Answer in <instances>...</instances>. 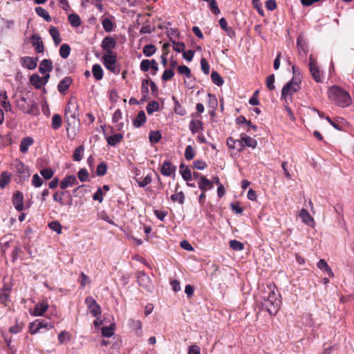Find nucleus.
<instances>
[{
    "instance_id": "obj_1",
    "label": "nucleus",
    "mask_w": 354,
    "mask_h": 354,
    "mask_svg": "<svg viewBox=\"0 0 354 354\" xmlns=\"http://www.w3.org/2000/svg\"><path fill=\"white\" fill-rule=\"evenodd\" d=\"M79 115V105L75 98L71 97L65 108L64 118L67 123L66 132L67 137L70 140L75 139L76 132L75 130L70 132V128L75 123V119Z\"/></svg>"
},
{
    "instance_id": "obj_2",
    "label": "nucleus",
    "mask_w": 354,
    "mask_h": 354,
    "mask_svg": "<svg viewBox=\"0 0 354 354\" xmlns=\"http://www.w3.org/2000/svg\"><path fill=\"white\" fill-rule=\"evenodd\" d=\"M328 97L333 103L342 108L348 107L352 104L350 94L337 86L329 88Z\"/></svg>"
},
{
    "instance_id": "obj_3",
    "label": "nucleus",
    "mask_w": 354,
    "mask_h": 354,
    "mask_svg": "<svg viewBox=\"0 0 354 354\" xmlns=\"http://www.w3.org/2000/svg\"><path fill=\"white\" fill-rule=\"evenodd\" d=\"M274 286H268V295L264 296L261 302L262 309L267 311L271 316L275 315L279 308L281 301L274 291Z\"/></svg>"
},
{
    "instance_id": "obj_4",
    "label": "nucleus",
    "mask_w": 354,
    "mask_h": 354,
    "mask_svg": "<svg viewBox=\"0 0 354 354\" xmlns=\"http://www.w3.org/2000/svg\"><path fill=\"white\" fill-rule=\"evenodd\" d=\"M18 176V183H24L30 176L28 167L20 160H16L13 164Z\"/></svg>"
},
{
    "instance_id": "obj_5",
    "label": "nucleus",
    "mask_w": 354,
    "mask_h": 354,
    "mask_svg": "<svg viewBox=\"0 0 354 354\" xmlns=\"http://www.w3.org/2000/svg\"><path fill=\"white\" fill-rule=\"evenodd\" d=\"M308 66L310 73L314 80L318 83L322 82L324 80L323 73H322L319 66H317V62L316 59L313 57L312 55H310L309 57Z\"/></svg>"
},
{
    "instance_id": "obj_6",
    "label": "nucleus",
    "mask_w": 354,
    "mask_h": 354,
    "mask_svg": "<svg viewBox=\"0 0 354 354\" xmlns=\"http://www.w3.org/2000/svg\"><path fill=\"white\" fill-rule=\"evenodd\" d=\"M102 62L106 69L111 72L118 74L119 69L116 66L117 53L109 55H104L102 58Z\"/></svg>"
},
{
    "instance_id": "obj_7",
    "label": "nucleus",
    "mask_w": 354,
    "mask_h": 354,
    "mask_svg": "<svg viewBox=\"0 0 354 354\" xmlns=\"http://www.w3.org/2000/svg\"><path fill=\"white\" fill-rule=\"evenodd\" d=\"M116 47V40L111 36L105 37L101 42V48L104 51V55L115 53L114 49Z\"/></svg>"
},
{
    "instance_id": "obj_8",
    "label": "nucleus",
    "mask_w": 354,
    "mask_h": 354,
    "mask_svg": "<svg viewBox=\"0 0 354 354\" xmlns=\"http://www.w3.org/2000/svg\"><path fill=\"white\" fill-rule=\"evenodd\" d=\"M85 303L93 317H97L102 313L100 306L92 297H87Z\"/></svg>"
},
{
    "instance_id": "obj_9",
    "label": "nucleus",
    "mask_w": 354,
    "mask_h": 354,
    "mask_svg": "<svg viewBox=\"0 0 354 354\" xmlns=\"http://www.w3.org/2000/svg\"><path fill=\"white\" fill-rule=\"evenodd\" d=\"M137 281L139 286L145 288L147 290L150 291L152 288V283L151 279L144 272H138L137 274Z\"/></svg>"
},
{
    "instance_id": "obj_10",
    "label": "nucleus",
    "mask_w": 354,
    "mask_h": 354,
    "mask_svg": "<svg viewBox=\"0 0 354 354\" xmlns=\"http://www.w3.org/2000/svg\"><path fill=\"white\" fill-rule=\"evenodd\" d=\"M12 204L17 211L21 212L24 210V195L22 192L20 191H17L13 194Z\"/></svg>"
},
{
    "instance_id": "obj_11",
    "label": "nucleus",
    "mask_w": 354,
    "mask_h": 354,
    "mask_svg": "<svg viewBox=\"0 0 354 354\" xmlns=\"http://www.w3.org/2000/svg\"><path fill=\"white\" fill-rule=\"evenodd\" d=\"M176 170L174 166L170 161L165 160L160 167V173L165 176H170L174 174Z\"/></svg>"
},
{
    "instance_id": "obj_12",
    "label": "nucleus",
    "mask_w": 354,
    "mask_h": 354,
    "mask_svg": "<svg viewBox=\"0 0 354 354\" xmlns=\"http://www.w3.org/2000/svg\"><path fill=\"white\" fill-rule=\"evenodd\" d=\"M301 87H295L290 84H286L283 86L281 90V98L286 100L288 96H292L293 93L299 91Z\"/></svg>"
},
{
    "instance_id": "obj_13",
    "label": "nucleus",
    "mask_w": 354,
    "mask_h": 354,
    "mask_svg": "<svg viewBox=\"0 0 354 354\" xmlns=\"http://www.w3.org/2000/svg\"><path fill=\"white\" fill-rule=\"evenodd\" d=\"M219 25L228 37H230L231 39H234L236 37L235 30L231 26H228L227 22L225 18L223 17L220 19Z\"/></svg>"
},
{
    "instance_id": "obj_14",
    "label": "nucleus",
    "mask_w": 354,
    "mask_h": 354,
    "mask_svg": "<svg viewBox=\"0 0 354 354\" xmlns=\"http://www.w3.org/2000/svg\"><path fill=\"white\" fill-rule=\"evenodd\" d=\"M31 43L35 46V50L38 53H42L44 50V43L39 35L34 34L31 37Z\"/></svg>"
},
{
    "instance_id": "obj_15",
    "label": "nucleus",
    "mask_w": 354,
    "mask_h": 354,
    "mask_svg": "<svg viewBox=\"0 0 354 354\" xmlns=\"http://www.w3.org/2000/svg\"><path fill=\"white\" fill-rule=\"evenodd\" d=\"M73 82V79L70 76L65 77L62 80L60 81L57 86V90L62 94H65L69 86Z\"/></svg>"
},
{
    "instance_id": "obj_16",
    "label": "nucleus",
    "mask_w": 354,
    "mask_h": 354,
    "mask_svg": "<svg viewBox=\"0 0 354 354\" xmlns=\"http://www.w3.org/2000/svg\"><path fill=\"white\" fill-rule=\"evenodd\" d=\"M198 185L199 189L203 192L212 189L214 187L213 181L207 179L205 176L200 177V180L198 183Z\"/></svg>"
},
{
    "instance_id": "obj_17",
    "label": "nucleus",
    "mask_w": 354,
    "mask_h": 354,
    "mask_svg": "<svg viewBox=\"0 0 354 354\" xmlns=\"http://www.w3.org/2000/svg\"><path fill=\"white\" fill-rule=\"evenodd\" d=\"M21 64L24 68L30 70L35 69L37 67V59L30 57H24L21 59Z\"/></svg>"
},
{
    "instance_id": "obj_18",
    "label": "nucleus",
    "mask_w": 354,
    "mask_h": 354,
    "mask_svg": "<svg viewBox=\"0 0 354 354\" xmlns=\"http://www.w3.org/2000/svg\"><path fill=\"white\" fill-rule=\"evenodd\" d=\"M48 308V304L47 301L43 300L36 304L32 315L34 316H42L47 310Z\"/></svg>"
},
{
    "instance_id": "obj_19",
    "label": "nucleus",
    "mask_w": 354,
    "mask_h": 354,
    "mask_svg": "<svg viewBox=\"0 0 354 354\" xmlns=\"http://www.w3.org/2000/svg\"><path fill=\"white\" fill-rule=\"evenodd\" d=\"M77 183V179L75 176L70 175L64 177L60 183V188L65 189L68 187H71Z\"/></svg>"
},
{
    "instance_id": "obj_20",
    "label": "nucleus",
    "mask_w": 354,
    "mask_h": 354,
    "mask_svg": "<svg viewBox=\"0 0 354 354\" xmlns=\"http://www.w3.org/2000/svg\"><path fill=\"white\" fill-rule=\"evenodd\" d=\"M147 121L146 115L144 111H140L136 118L133 120V125L136 128L142 127Z\"/></svg>"
},
{
    "instance_id": "obj_21",
    "label": "nucleus",
    "mask_w": 354,
    "mask_h": 354,
    "mask_svg": "<svg viewBox=\"0 0 354 354\" xmlns=\"http://www.w3.org/2000/svg\"><path fill=\"white\" fill-rule=\"evenodd\" d=\"M53 70V63L50 59H45L41 62L40 66L39 67V71L45 74L46 73H49Z\"/></svg>"
},
{
    "instance_id": "obj_22",
    "label": "nucleus",
    "mask_w": 354,
    "mask_h": 354,
    "mask_svg": "<svg viewBox=\"0 0 354 354\" xmlns=\"http://www.w3.org/2000/svg\"><path fill=\"white\" fill-rule=\"evenodd\" d=\"M106 140L108 145L115 147L122 141L123 135L122 133H115L106 137Z\"/></svg>"
},
{
    "instance_id": "obj_23",
    "label": "nucleus",
    "mask_w": 354,
    "mask_h": 354,
    "mask_svg": "<svg viewBox=\"0 0 354 354\" xmlns=\"http://www.w3.org/2000/svg\"><path fill=\"white\" fill-rule=\"evenodd\" d=\"M33 139L31 137L24 138L20 143V151L25 153L28 151V147L33 144Z\"/></svg>"
},
{
    "instance_id": "obj_24",
    "label": "nucleus",
    "mask_w": 354,
    "mask_h": 354,
    "mask_svg": "<svg viewBox=\"0 0 354 354\" xmlns=\"http://www.w3.org/2000/svg\"><path fill=\"white\" fill-rule=\"evenodd\" d=\"M241 138H242L245 146L251 147L252 149H255L257 147V141L255 139L247 136L245 133L241 134Z\"/></svg>"
},
{
    "instance_id": "obj_25",
    "label": "nucleus",
    "mask_w": 354,
    "mask_h": 354,
    "mask_svg": "<svg viewBox=\"0 0 354 354\" xmlns=\"http://www.w3.org/2000/svg\"><path fill=\"white\" fill-rule=\"evenodd\" d=\"M299 217L301 221L308 225H311L314 222L313 218L306 209H302L299 213Z\"/></svg>"
},
{
    "instance_id": "obj_26",
    "label": "nucleus",
    "mask_w": 354,
    "mask_h": 354,
    "mask_svg": "<svg viewBox=\"0 0 354 354\" xmlns=\"http://www.w3.org/2000/svg\"><path fill=\"white\" fill-rule=\"evenodd\" d=\"M297 46L298 48L299 55L303 57H306L308 53V46L303 42V41L298 38L297 41Z\"/></svg>"
},
{
    "instance_id": "obj_27",
    "label": "nucleus",
    "mask_w": 354,
    "mask_h": 354,
    "mask_svg": "<svg viewBox=\"0 0 354 354\" xmlns=\"http://www.w3.org/2000/svg\"><path fill=\"white\" fill-rule=\"evenodd\" d=\"M92 73L93 77L96 80H100L103 78L104 71L102 66L100 64H95L93 66Z\"/></svg>"
},
{
    "instance_id": "obj_28",
    "label": "nucleus",
    "mask_w": 354,
    "mask_h": 354,
    "mask_svg": "<svg viewBox=\"0 0 354 354\" xmlns=\"http://www.w3.org/2000/svg\"><path fill=\"white\" fill-rule=\"evenodd\" d=\"M180 173L185 180L189 181L192 179V172L190 169L183 163H181L180 165Z\"/></svg>"
},
{
    "instance_id": "obj_29",
    "label": "nucleus",
    "mask_w": 354,
    "mask_h": 354,
    "mask_svg": "<svg viewBox=\"0 0 354 354\" xmlns=\"http://www.w3.org/2000/svg\"><path fill=\"white\" fill-rule=\"evenodd\" d=\"M207 104L209 108L212 109V111L210 113L211 115H214V110L217 108L218 106V100L216 96L212 93L207 94Z\"/></svg>"
},
{
    "instance_id": "obj_30",
    "label": "nucleus",
    "mask_w": 354,
    "mask_h": 354,
    "mask_svg": "<svg viewBox=\"0 0 354 354\" xmlns=\"http://www.w3.org/2000/svg\"><path fill=\"white\" fill-rule=\"evenodd\" d=\"M172 100L174 102V111L176 114L180 116H184L186 114V110L181 106L179 101L175 96L172 97Z\"/></svg>"
},
{
    "instance_id": "obj_31",
    "label": "nucleus",
    "mask_w": 354,
    "mask_h": 354,
    "mask_svg": "<svg viewBox=\"0 0 354 354\" xmlns=\"http://www.w3.org/2000/svg\"><path fill=\"white\" fill-rule=\"evenodd\" d=\"M30 83L37 89L41 88L44 85L42 79L37 74H33L30 77Z\"/></svg>"
},
{
    "instance_id": "obj_32",
    "label": "nucleus",
    "mask_w": 354,
    "mask_h": 354,
    "mask_svg": "<svg viewBox=\"0 0 354 354\" xmlns=\"http://www.w3.org/2000/svg\"><path fill=\"white\" fill-rule=\"evenodd\" d=\"M189 129L192 133H196L203 129V123L200 120H192L189 123Z\"/></svg>"
},
{
    "instance_id": "obj_33",
    "label": "nucleus",
    "mask_w": 354,
    "mask_h": 354,
    "mask_svg": "<svg viewBox=\"0 0 354 354\" xmlns=\"http://www.w3.org/2000/svg\"><path fill=\"white\" fill-rule=\"evenodd\" d=\"M149 82H150V80H147V79H144L142 81V84H141V93L142 95V101L145 100L146 98L148 97V95H149V88L148 87H149V85H150Z\"/></svg>"
},
{
    "instance_id": "obj_34",
    "label": "nucleus",
    "mask_w": 354,
    "mask_h": 354,
    "mask_svg": "<svg viewBox=\"0 0 354 354\" xmlns=\"http://www.w3.org/2000/svg\"><path fill=\"white\" fill-rule=\"evenodd\" d=\"M35 322H36V324L37 325L39 330L41 328L50 330L54 328V324L52 322H48L45 319H36Z\"/></svg>"
},
{
    "instance_id": "obj_35",
    "label": "nucleus",
    "mask_w": 354,
    "mask_h": 354,
    "mask_svg": "<svg viewBox=\"0 0 354 354\" xmlns=\"http://www.w3.org/2000/svg\"><path fill=\"white\" fill-rule=\"evenodd\" d=\"M84 147L80 145L73 151V158L75 161H80L83 158Z\"/></svg>"
},
{
    "instance_id": "obj_36",
    "label": "nucleus",
    "mask_w": 354,
    "mask_h": 354,
    "mask_svg": "<svg viewBox=\"0 0 354 354\" xmlns=\"http://www.w3.org/2000/svg\"><path fill=\"white\" fill-rule=\"evenodd\" d=\"M135 180L140 187H145L152 181L151 175L150 174H147L144 178L136 177Z\"/></svg>"
},
{
    "instance_id": "obj_37",
    "label": "nucleus",
    "mask_w": 354,
    "mask_h": 354,
    "mask_svg": "<svg viewBox=\"0 0 354 354\" xmlns=\"http://www.w3.org/2000/svg\"><path fill=\"white\" fill-rule=\"evenodd\" d=\"M0 97L2 99L1 106L6 111L11 110V105L10 102L8 100V95L6 91L0 93Z\"/></svg>"
},
{
    "instance_id": "obj_38",
    "label": "nucleus",
    "mask_w": 354,
    "mask_h": 354,
    "mask_svg": "<svg viewBox=\"0 0 354 354\" xmlns=\"http://www.w3.org/2000/svg\"><path fill=\"white\" fill-rule=\"evenodd\" d=\"M36 13L41 17L44 18L46 21L50 22L52 20L49 13L41 7H37L35 8Z\"/></svg>"
},
{
    "instance_id": "obj_39",
    "label": "nucleus",
    "mask_w": 354,
    "mask_h": 354,
    "mask_svg": "<svg viewBox=\"0 0 354 354\" xmlns=\"http://www.w3.org/2000/svg\"><path fill=\"white\" fill-rule=\"evenodd\" d=\"M62 119L59 114H54L52 118L51 127L53 129L57 130L62 126Z\"/></svg>"
},
{
    "instance_id": "obj_40",
    "label": "nucleus",
    "mask_w": 354,
    "mask_h": 354,
    "mask_svg": "<svg viewBox=\"0 0 354 354\" xmlns=\"http://www.w3.org/2000/svg\"><path fill=\"white\" fill-rule=\"evenodd\" d=\"M24 326V323L21 321H19V318H16L15 325L10 327L9 329V331L11 333L17 334L22 330Z\"/></svg>"
},
{
    "instance_id": "obj_41",
    "label": "nucleus",
    "mask_w": 354,
    "mask_h": 354,
    "mask_svg": "<svg viewBox=\"0 0 354 354\" xmlns=\"http://www.w3.org/2000/svg\"><path fill=\"white\" fill-rule=\"evenodd\" d=\"M211 79L212 82L218 86H221L224 82L223 77L216 71L212 72Z\"/></svg>"
},
{
    "instance_id": "obj_42",
    "label": "nucleus",
    "mask_w": 354,
    "mask_h": 354,
    "mask_svg": "<svg viewBox=\"0 0 354 354\" xmlns=\"http://www.w3.org/2000/svg\"><path fill=\"white\" fill-rule=\"evenodd\" d=\"M68 21L73 27H78L81 24V19L77 14H71L68 15Z\"/></svg>"
},
{
    "instance_id": "obj_43",
    "label": "nucleus",
    "mask_w": 354,
    "mask_h": 354,
    "mask_svg": "<svg viewBox=\"0 0 354 354\" xmlns=\"http://www.w3.org/2000/svg\"><path fill=\"white\" fill-rule=\"evenodd\" d=\"M70 53L71 47L68 44H64L61 45L59 48V55L62 58L66 59L69 56Z\"/></svg>"
},
{
    "instance_id": "obj_44",
    "label": "nucleus",
    "mask_w": 354,
    "mask_h": 354,
    "mask_svg": "<svg viewBox=\"0 0 354 354\" xmlns=\"http://www.w3.org/2000/svg\"><path fill=\"white\" fill-rule=\"evenodd\" d=\"M196 156V151L192 145H188L185 148V158L187 160H191L194 159Z\"/></svg>"
},
{
    "instance_id": "obj_45",
    "label": "nucleus",
    "mask_w": 354,
    "mask_h": 354,
    "mask_svg": "<svg viewBox=\"0 0 354 354\" xmlns=\"http://www.w3.org/2000/svg\"><path fill=\"white\" fill-rule=\"evenodd\" d=\"M10 181V176L7 172H2L0 176V187L3 189Z\"/></svg>"
},
{
    "instance_id": "obj_46",
    "label": "nucleus",
    "mask_w": 354,
    "mask_h": 354,
    "mask_svg": "<svg viewBox=\"0 0 354 354\" xmlns=\"http://www.w3.org/2000/svg\"><path fill=\"white\" fill-rule=\"evenodd\" d=\"M156 47L153 44H147L143 47L142 52L146 57H151L155 54Z\"/></svg>"
},
{
    "instance_id": "obj_47",
    "label": "nucleus",
    "mask_w": 354,
    "mask_h": 354,
    "mask_svg": "<svg viewBox=\"0 0 354 354\" xmlns=\"http://www.w3.org/2000/svg\"><path fill=\"white\" fill-rule=\"evenodd\" d=\"M102 25L104 30L107 32H111L114 28L113 21L109 18L102 19Z\"/></svg>"
},
{
    "instance_id": "obj_48",
    "label": "nucleus",
    "mask_w": 354,
    "mask_h": 354,
    "mask_svg": "<svg viewBox=\"0 0 354 354\" xmlns=\"http://www.w3.org/2000/svg\"><path fill=\"white\" fill-rule=\"evenodd\" d=\"M10 301V295L9 292H6L4 290H2V292H0V304L4 305L5 306H8V303Z\"/></svg>"
},
{
    "instance_id": "obj_49",
    "label": "nucleus",
    "mask_w": 354,
    "mask_h": 354,
    "mask_svg": "<svg viewBox=\"0 0 354 354\" xmlns=\"http://www.w3.org/2000/svg\"><path fill=\"white\" fill-rule=\"evenodd\" d=\"M171 200L173 202H178L180 204L183 205L185 202V194L182 191L176 192L171 196Z\"/></svg>"
},
{
    "instance_id": "obj_50",
    "label": "nucleus",
    "mask_w": 354,
    "mask_h": 354,
    "mask_svg": "<svg viewBox=\"0 0 354 354\" xmlns=\"http://www.w3.org/2000/svg\"><path fill=\"white\" fill-rule=\"evenodd\" d=\"M161 138H162L161 133L158 131H150L149 135V141L152 143L158 142L160 141V140L161 139Z\"/></svg>"
},
{
    "instance_id": "obj_51",
    "label": "nucleus",
    "mask_w": 354,
    "mask_h": 354,
    "mask_svg": "<svg viewBox=\"0 0 354 354\" xmlns=\"http://www.w3.org/2000/svg\"><path fill=\"white\" fill-rule=\"evenodd\" d=\"M178 72L180 75H184L187 77L189 78L192 77L191 70L189 67L185 65H180L177 66Z\"/></svg>"
},
{
    "instance_id": "obj_52",
    "label": "nucleus",
    "mask_w": 354,
    "mask_h": 354,
    "mask_svg": "<svg viewBox=\"0 0 354 354\" xmlns=\"http://www.w3.org/2000/svg\"><path fill=\"white\" fill-rule=\"evenodd\" d=\"M48 227L53 231L56 232L57 234H61L62 230V227L60 223L57 221H54L48 223Z\"/></svg>"
},
{
    "instance_id": "obj_53",
    "label": "nucleus",
    "mask_w": 354,
    "mask_h": 354,
    "mask_svg": "<svg viewBox=\"0 0 354 354\" xmlns=\"http://www.w3.org/2000/svg\"><path fill=\"white\" fill-rule=\"evenodd\" d=\"M159 109V104L156 101H151L147 106V112L148 114H152L154 111Z\"/></svg>"
},
{
    "instance_id": "obj_54",
    "label": "nucleus",
    "mask_w": 354,
    "mask_h": 354,
    "mask_svg": "<svg viewBox=\"0 0 354 354\" xmlns=\"http://www.w3.org/2000/svg\"><path fill=\"white\" fill-rule=\"evenodd\" d=\"M129 325L130 328L135 330H141L142 329V322L140 320L130 319L129 320Z\"/></svg>"
},
{
    "instance_id": "obj_55",
    "label": "nucleus",
    "mask_w": 354,
    "mask_h": 354,
    "mask_svg": "<svg viewBox=\"0 0 354 354\" xmlns=\"http://www.w3.org/2000/svg\"><path fill=\"white\" fill-rule=\"evenodd\" d=\"M107 171V166L104 162H102L97 167L96 174L99 176H104Z\"/></svg>"
},
{
    "instance_id": "obj_56",
    "label": "nucleus",
    "mask_w": 354,
    "mask_h": 354,
    "mask_svg": "<svg viewBox=\"0 0 354 354\" xmlns=\"http://www.w3.org/2000/svg\"><path fill=\"white\" fill-rule=\"evenodd\" d=\"M230 247L234 250L241 251L244 248V245L239 241L232 240L230 241Z\"/></svg>"
},
{
    "instance_id": "obj_57",
    "label": "nucleus",
    "mask_w": 354,
    "mask_h": 354,
    "mask_svg": "<svg viewBox=\"0 0 354 354\" xmlns=\"http://www.w3.org/2000/svg\"><path fill=\"white\" fill-rule=\"evenodd\" d=\"M209 4V8L210 10L216 15H218L221 11L217 6V3L216 0H209L207 1Z\"/></svg>"
},
{
    "instance_id": "obj_58",
    "label": "nucleus",
    "mask_w": 354,
    "mask_h": 354,
    "mask_svg": "<svg viewBox=\"0 0 354 354\" xmlns=\"http://www.w3.org/2000/svg\"><path fill=\"white\" fill-rule=\"evenodd\" d=\"M275 77L274 74H271L266 78V87L269 91H273L275 88L274 83Z\"/></svg>"
},
{
    "instance_id": "obj_59",
    "label": "nucleus",
    "mask_w": 354,
    "mask_h": 354,
    "mask_svg": "<svg viewBox=\"0 0 354 354\" xmlns=\"http://www.w3.org/2000/svg\"><path fill=\"white\" fill-rule=\"evenodd\" d=\"M40 174L44 179L49 180L53 176L54 172L50 168H45L40 170Z\"/></svg>"
},
{
    "instance_id": "obj_60",
    "label": "nucleus",
    "mask_w": 354,
    "mask_h": 354,
    "mask_svg": "<svg viewBox=\"0 0 354 354\" xmlns=\"http://www.w3.org/2000/svg\"><path fill=\"white\" fill-rule=\"evenodd\" d=\"M114 325L111 324L110 326L102 327V334L103 336L109 337L113 335Z\"/></svg>"
},
{
    "instance_id": "obj_61",
    "label": "nucleus",
    "mask_w": 354,
    "mask_h": 354,
    "mask_svg": "<svg viewBox=\"0 0 354 354\" xmlns=\"http://www.w3.org/2000/svg\"><path fill=\"white\" fill-rule=\"evenodd\" d=\"M77 177L81 182H86L88 178V173L86 169H81L77 173Z\"/></svg>"
},
{
    "instance_id": "obj_62",
    "label": "nucleus",
    "mask_w": 354,
    "mask_h": 354,
    "mask_svg": "<svg viewBox=\"0 0 354 354\" xmlns=\"http://www.w3.org/2000/svg\"><path fill=\"white\" fill-rule=\"evenodd\" d=\"M65 193V192H56L53 194L54 201L59 203L61 205H64L65 203H64L62 197Z\"/></svg>"
},
{
    "instance_id": "obj_63",
    "label": "nucleus",
    "mask_w": 354,
    "mask_h": 354,
    "mask_svg": "<svg viewBox=\"0 0 354 354\" xmlns=\"http://www.w3.org/2000/svg\"><path fill=\"white\" fill-rule=\"evenodd\" d=\"M43 183H44V180L37 174H35L33 175L32 180V184L34 187H39L42 185Z\"/></svg>"
},
{
    "instance_id": "obj_64",
    "label": "nucleus",
    "mask_w": 354,
    "mask_h": 354,
    "mask_svg": "<svg viewBox=\"0 0 354 354\" xmlns=\"http://www.w3.org/2000/svg\"><path fill=\"white\" fill-rule=\"evenodd\" d=\"M174 76V72L172 69H166L162 75V80L163 81H168Z\"/></svg>"
}]
</instances>
